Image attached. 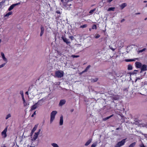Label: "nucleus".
Returning a JSON list of instances; mask_svg holds the SVG:
<instances>
[{
  "label": "nucleus",
  "mask_w": 147,
  "mask_h": 147,
  "mask_svg": "<svg viewBox=\"0 0 147 147\" xmlns=\"http://www.w3.org/2000/svg\"><path fill=\"white\" fill-rule=\"evenodd\" d=\"M64 72L61 70H58L55 72V76L58 78H61L63 77L64 75Z\"/></svg>",
  "instance_id": "2"
},
{
  "label": "nucleus",
  "mask_w": 147,
  "mask_h": 147,
  "mask_svg": "<svg viewBox=\"0 0 147 147\" xmlns=\"http://www.w3.org/2000/svg\"><path fill=\"white\" fill-rule=\"evenodd\" d=\"M20 4V3H18L11 5L8 9V10L10 11L12 10L16 6Z\"/></svg>",
  "instance_id": "8"
},
{
  "label": "nucleus",
  "mask_w": 147,
  "mask_h": 147,
  "mask_svg": "<svg viewBox=\"0 0 147 147\" xmlns=\"http://www.w3.org/2000/svg\"><path fill=\"white\" fill-rule=\"evenodd\" d=\"M136 67L138 68H139L141 67L142 66V64L138 62H136L135 63Z\"/></svg>",
  "instance_id": "14"
},
{
  "label": "nucleus",
  "mask_w": 147,
  "mask_h": 147,
  "mask_svg": "<svg viewBox=\"0 0 147 147\" xmlns=\"http://www.w3.org/2000/svg\"><path fill=\"white\" fill-rule=\"evenodd\" d=\"M20 93L22 96V98H24L23 92H20Z\"/></svg>",
  "instance_id": "39"
},
{
  "label": "nucleus",
  "mask_w": 147,
  "mask_h": 147,
  "mask_svg": "<svg viewBox=\"0 0 147 147\" xmlns=\"http://www.w3.org/2000/svg\"><path fill=\"white\" fill-rule=\"evenodd\" d=\"M66 102V101L65 100L62 99L60 100L59 105V106H61L64 105Z\"/></svg>",
  "instance_id": "10"
},
{
  "label": "nucleus",
  "mask_w": 147,
  "mask_h": 147,
  "mask_svg": "<svg viewBox=\"0 0 147 147\" xmlns=\"http://www.w3.org/2000/svg\"><path fill=\"white\" fill-rule=\"evenodd\" d=\"M52 147H59L58 145L55 143H53L51 144Z\"/></svg>",
  "instance_id": "20"
},
{
  "label": "nucleus",
  "mask_w": 147,
  "mask_h": 147,
  "mask_svg": "<svg viewBox=\"0 0 147 147\" xmlns=\"http://www.w3.org/2000/svg\"><path fill=\"white\" fill-rule=\"evenodd\" d=\"M113 116V115H111V116H109L108 117H106V118H104L103 119V120H104V121H106V120H107L109 119L112 116Z\"/></svg>",
  "instance_id": "29"
},
{
  "label": "nucleus",
  "mask_w": 147,
  "mask_h": 147,
  "mask_svg": "<svg viewBox=\"0 0 147 147\" xmlns=\"http://www.w3.org/2000/svg\"><path fill=\"white\" fill-rule=\"evenodd\" d=\"M124 21H125V20L123 19L122 20H121V22H123Z\"/></svg>",
  "instance_id": "43"
},
{
  "label": "nucleus",
  "mask_w": 147,
  "mask_h": 147,
  "mask_svg": "<svg viewBox=\"0 0 147 147\" xmlns=\"http://www.w3.org/2000/svg\"><path fill=\"white\" fill-rule=\"evenodd\" d=\"M136 144L135 142H134L131 144L129 146V147H134Z\"/></svg>",
  "instance_id": "30"
},
{
  "label": "nucleus",
  "mask_w": 147,
  "mask_h": 147,
  "mask_svg": "<svg viewBox=\"0 0 147 147\" xmlns=\"http://www.w3.org/2000/svg\"><path fill=\"white\" fill-rule=\"evenodd\" d=\"M92 141V139H90L89 140L87 141L86 142L85 144V146H88V145Z\"/></svg>",
  "instance_id": "17"
},
{
  "label": "nucleus",
  "mask_w": 147,
  "mask_h": 147,
  "mask_svg": "<svg viewBox=\"0 0 147 147\" xmlns=\"http://www.w3.org/2000/svg\"><path fill=\"white\" fill-rule=\"evenodd\" d=\"M42 101L41 100H39L37 102L35 103L34 105L31 107L30 111H32L36 109L38 107V105L40 104V102Z\"/></svg>",
  "instance_id": "5"
},
{
  "label": "nucleus",
  "mask_w": 147,
  "mask_h": 147,
  "mask_svg": "<svg viewBox=\"0 0 147 147\" xmlns=\"http://www.w3.org/2000/svg\"><path fill=\"white\" fill-rule=\"evenodd\" d=\"M1 55L3 60L5 62V63L6 64L7 62V59L5 57L4 54L3 53H1Z\"/></svg>",
  "instance_id": "11"
},
{
  "label": "nucleus",
  "mask_w": 147,
  "mask_h": 147,
  "mask_svg": "<svg viewBox=\"0 0 147 147\" xmlns=\"http://www.w3.org/2000/svg\"><path fill=\"white\" fill-rule=\"evenodd\" d=\"M7 127H6L4 129L2 132L1 135L2 137L5 138L7 137Z\"/></svg>",
  "instance_id": "7"
},
{
  "label": "nucleus",
  "mask_w": 147,
  "mask_h": 147,
  "mask_svg": "<svg viewBox=\"0 0 147 147\" xmlns=\"http://www.w3.org/2000/svg\"><path fill=\"white\" fill-rule=\"evenodd\" d=\"M1 40L0 39V43H1Z\"/></svg>",
  "instance_id": "45"
},
{
  "label": "nucleus",
  "mask_w": 147,
  "mask_h": 147,
  "mask_svg": "<svg viewBox=\"0 0 147 147\" xmlns=\"http://www.w3.org/2000/svg\"><path fill=\"white\" fill-rule=\"evenodd\" d=\"M95 10V9H94L92 10H91L90 12L89 13H92Z\"/></svg>",
  "instance_id": "34"
},
{
  "label": "nucleus",
  "mask_w": 147,
  "mask_h": 147,
  "mask_svg": "<svg viewBox=\"0 0 147 147\" xmlns=\"http://www.w3.org/2000/svg\"><path fill=\"white\" fill-rule=\"evenodd\" d=\"M138 71V70H134V71Z\"/></svg>",
  "instance_id": "47"
},
{
  "label": "nucleus",
  "mask_w": 147,
  "mask_h": 147,
  "mask_svg": "<svg viewBox=\"0 0 147 147\" xmlns=\"http://www.w3.org/2000/svg\"><path fill=\"white\" fill-rule=\"evenodd\" d=\"M57 13H60V12L59 11H57Z\"/></svg>",
  "instance_id": "44"
},
{
  "label": "nucleus",
  "mask_w": 147,
  "mask_h": 147,
  "mask_svg": "<svg viewBox=\"0 0 147 147\" xmlns=\"http://www.w3.org/2000/svg\"><path fill=\"white\" fill-rule=\"evenodd\" d=\"M146 7H147V4H146Z\"/></svg>",
  "instance_id": "51"
},
{
  "label": "nucleus",
  "mask_w": 147,
  "mask_h": 147,
  "mask_svg": "<svg viewBox=\"0 0 147 147\" xmlns=\"http://www.w3.org/2000/svg\"><path fill=\"white\" fill-rule=\"evenodd\" d=\"M63 116H61L59 120V125H63Z\"/></svg>",
  "instance_id": "13"
},
{
  "label": "nucleus",
  "mask_w": 147,
  "mask_h": 147,
  "mask_svg": "<svg viewBox=\"0 0 147 147\" xmlns=\"http://www.w3.org/2000/svg\"><path fill=\"white\" fill-rule=\"evenodd\" d=\"M6 63H4L1 65H0V68H1L2 67H4Z\"/></svg>",
  "instance_id": "35"
},
{
  "label": "nucleus",
  "mask_w": 147,
  "mask_h": 147,
  "mask_svg": "<svg viewBox=\"0 0 147 147\" xmlns=\"http://www.w3.org/2000/svg\"><path fill=\"white\" fill-rule=\"evenodd\" d=\"M62 38L63 41L65 42L67 44H68L70 43V41H69L68 39H67L64 36H62Z\"/></svg>",
  "instance_id": "9"
},
{
  "label": "nucleus",
  "mask_w": 147,
  "mask_h": 147,
  "mask_svg": "<svg viewBox=\"0 0 147 147\" xmlns=\"http://www.w3.org/2000/svg\"><path fill=\"white\" fill-rule=\"evenodd\" d=\"M147 66L146 65H143L141 67V71L140 72L141 73L143 71H145L146 70Z\"/></svg>",
  "instance_id": "15"
},
{
  "label": "nucleus",
  "mask_w": 147,
  "mask_h": 147,
  "mask_svg": "<svg viewBox=\"0 0 147 147\" xmlns=\"http://www.w3.org/2000/svg\"><path fill=\"white\" fill-rule=\"evenodd\" d=\"M69 38L71 39V40H73L74 39V37L72 36H70Z\"/></svg>",
  "instance_id": "38"
},
{
  "label": "nucleus",
  "mask_w": 147,
  "mask_h": 147,
  "mask_svg": "<svg viewBox=\"0 0 147 147\" xmlns=\"http://www.w3.org/2000/svg\"><path fill=\"white\" fill-rule=\"evenodd\" d=\"M62 2H63V0H61Z\"/></svg>",
  "instance_id": "49"
},
{
  "label": "nucleus",
  "mask_w": 147,
  "mask_h": 147,
  "mask_svg": "<svg viewBox=\"0 0 147 147\" xmlns=\"http://www.w3.org/2000/svg\"><path fill=\"white\" fill-rule=\"evenodd\" d=\"M137 59V58H135L132 59H128L126 60V61H135Z\"/></svg>",
  "instance_id": "25"
},
{
  "label": "nucleus",
  "mask_w": 147,
  "mask_h": 147,
  "mask_svg": "<svg viewBox=\"0 0 147 147\" xmlns=\"http://www.w3.org/2000/svg\"><path fill=\"white\" fill-rule=\"evenodd\" d=\"M146 2H147V1H144V3H146Z\"/></svg>",
  "instance_id": "46"
},
{
  "label": "nucleus",
  "mask_w": 147,
  "mask_h": 147,
  "mask_svg": "<svg viewBox=\"0 0 147 147\" xmlns=\"http://www.w3.org/2000/svg\"><path fill=\"white\" fill-rule=\"evenodd\" d=\"M1 3H0V6L1 5Z\"/></svg>",
  "instance_id": "50"
},
{
  "label": "nucleus",
  "mask_w": 147,
  "mask_h": 147,
  "mask_svg": "<svg viewBox=\"0 0 147 147\" xmlns=\"http://www.w3.org/2000/svg\"><path fill=\"white\" fill-rule=\"evenodd\" d=\"M36 114V111H35L34 112L33 114L32 115V117H34V115Z\"/></svg>",
  "instance_id": "40"
},
{
  "label": "nucleus",
  "mask_w": 147,
  "mask_h": 147,
  "mask_svg": "<svg viewBox=\"0 0 147 147\" xmlns=\"http://www.w3.org/2000/svg\"><path fill=\"white\" fill-rule=\"evenodd\" d=\"M38 127V125H36L34 126V127L32 129V132L31 134H32L36 130Z\"/></svg>",
  "instance_id": "21"
},
{
  "label": "nucleus",
  "mask_w": 147,
  "mask_h": 147,
  "mask_svg": "<svg viewBox=\"0 0 147 147\" xmlns=\"http://www.w3.org/2000/svg\"><path fill=\"white\" fill-rule=\"evenodd\" d=\"M113 0H107V2L110 3Z\"/></svg>",
  "instance_id": "42"
},
{
  "label": "nucleus",
  "mask_w": 147,
  "mask_h": 147,
  "mask_svg": "<svg viewBox=\"0 0 147 147\" xmlns=\"http://www.w3.org/2000/svg\"><path fill=\"white\" fill-rule=\"evenodd\" d=\"M12 13V12L11 11L9 12H8V13H7L5 15H4V17H7V18H8V17L11 15Z\"/></svg>",
  "instance_id": "19"
},
{
  "label": "nucleus",
  "mask_w": 147,
  "mask_h": 147,
  "mask_svg": "<svg viewBox=\"0 0 147 147\" xmlns=\"http://www.w3.org/2000/svg\"><path fill=\"white\" fill-rule=\"evenodd\" d=\"M134 32L135 33L136 35H138L140 34V30L139 29H136L134 30Z\"/></svg>",
  "instance_id": "16"
},
{
  "label": "nucleus",
  "mask_w": 147,
  "mask_h": 147,
  "mask_svg": "<svg viewBox=\"0 0 147 147\" xmlns=\"http://www.w3.org/2000/svg\"><path fill=\"white\" fill-rule=\"evenodd\" d=\"M40 131L41 129H38V132L35 133L33 136L32 138V142H33L34 141H35L38 138Z\"/></svg>",
  "instance_id": "3"
},
{
  "label": "nucleus",
  "mask_w": 147,
  "mask_h": 147,
  "mask_svg": "<svg viewBox=\"0 0 147 147\" xmlns=\"http://www.w3.org/2000/svg\"><path fill=\"white\" fill-rule=\"evenodd\" d=\"M27 93H28V92H26V94H27Z\"/></svg>",
  "instance_id": "52"
},
{
  "label": "nucleus",
  "mask_w": 147,
  "mask_h": 147,
  "mask_svg": "<svg viewBox=\"0 0 147 147\" xmlns=\"http://www.w3.org/2000/svg\"><path fill=\"white\" fill-rule=\"evenodd\" d=\"M144 50H145L144 49H143V50H142L141 51H144Z\"/></svg>",
  "instance_id": "48"
},
{
  "label": "nucleus",
  "mask_w": 147,
  "mask_h": 147,
  "mask_svg": "<svg viewBox=\"0 0 147 147\" xmlns=\"http://www.w3.org/2000/svg\"><path fill=\"white\" fill-rule=\"evenodd\" d=\"M79 55H72L71 57L73 58H77L79 57Z\"/></svg>",
  "instance_id": "32"
},
{
  "label": "nucleus",
  "mask_w": 147,
  "mask_h": 147,
  "mask_svg": "<svg viewBox=\"0 0 147 147\" xmlns=\"http://www.w3.org/2000/svg\"><path fill=\"white\" fill-rule=\"evenodd\" d=\"M32 93L34 96H35L37 95H39L41 93V92L40 90H38L36 88H34L31 92Z\"/></svg>",
  "instance_id": "4"
},
{
  "label": "nucleus",
  "mask_w": 147,
  "mask_h": 147,
  "mask_svg": "<svg viewBox=\"0 0 147 147\" xmlns=\"http://www.w3.org/2000/svg\"><path fill=\"white\" fill-rule=\"evenodd\" d=\"M127 5V4L126 3H123L119 5V7L121 9H123Z\"/></svg>",
  "instance_id": "12"
},
{
  "label": "nucleus",
  "mask_w": 147,
  "mask_h": 147,
  "mask_svg": "<svg viewBox=\"0 0 147 147\" xmlns=\"http://www.w3.org/2000/svg\"><path fill=\"white\" fill-rule=\"evenodd\" d=\"M126 139H123L121 141L118 142L115 146V147H120L123 145L125 142Z\"/></svg>",
  "instance_id": "6"
},
{
  "label": "nucleus",
  "mask_w": 147,
  "mask_h": 147,
  "mask_svg": "<svg viewBox=\"0 0 147 147\" xmlns=\"http://www.w3.org/2000/svg\"><path fill=\"white\" fill-rule=\"evenodd\" d=\"M71 5V4H69V5H67L66 6V7L67 8V9H69L70 8H71V7H70L69 6Z\"/></svg>",
  "instance_id": "31"
},
{
  "label": "nucleus",
  "mask_w": 147,
  "mask_h": 147,
  "mask_svg": "<svg viewBox=\"0 0 147 147\" xmlns=\"http://www.w3.org/2000/svg\"><path fill=\"white\" fill-rule=\"evenodd\" d=\"M57 113V112L56 111H53L50 113V123H52L55 118L56 115Z\"/></svg>",
  "instance_id": "1"
},
{
  "label": "nucleus",
  "mask_w": 147,
  "mask_h": 147,
  "mask_svg": "<svg viewBox=\"0 0 147 147\" xmlns=\"http://www.w3.org/2000/svg\"><path fill=\"white\" fill-rule=\"evenodd\" d=\"M115 7H109L107 9L108 11H115Z\"/></svg>",
  "instance_id": "22"
},
{
  "label": "nucleus",
  "mask_w": 147,
  "mask_h": 147,
  "mask_svg": "<svg viewBox=\"0 0 147 147\" xmlns=\"http://www.w3.org/2000/svg\"><path fill=\"white\" fill-rule=\"evenodd\" d=\"M140 146L141 147H146L144 145V144H141L140 145Z\"/></svg>",
  "instance_id": "41"
},
{
  "label": "nucleus",
  "mask_w": 147,
  "mask_h": 147,
  "mask_svg": "<svg viewBox=\"0 0 147 147\" xmlns=\"http://www.w3.org/2000/svg\"><path fill=\"white\" fill-rule=\"evenodd\" d=\"M92 29H96V25H94L92 26Z\"/></svg>",
  "instance_id": "33"
},
{
  "label": "nucleus",
  "mask_w": 147,
  "mask_h": 147,
  "mask_svg": "<svg viewBox=\"0 0 147 147\" xmlns=\"http://www.w3.org/2000/svg\"><path fill=\"white\" fill-rule=\"evenodd\" d=\"M97 142H95L93 143L91 145V147H95L97 145Z\"/></svg>",
  "instance_id": "24"
},
{
  "label": "nucleus",
  "mask_w": 147,
  "mask_h": 147,
  "mask_svg": "<svg viewBox=\"0 0 147 147\" xmlns=\"http://www.w3.org/2000/svg\"><path fill=\"white\" fill-rule=\"evenodd\" d=\"M11 115L10 113H9L7 114L5 117V119H8L9 118L11 117Z\"/></svg>",
  "instance_id": "27"
},
{
  "label": "nucleus",
  "mask_w": 147,
  "mask_h": 147,
  "mask_svg": "<svg viewBox=\"0 0 147 147\" xmlns=\"http://www.w3.org/2000/svg\"><path fill=\"white\" fill-rule=\"evenodd\" d=\"M127 69L129 70H131L132 69V66L130 65H128Z\"/></svg>",
  "instance_id": "28"
},
{
  "label": "nucleus",
  "mask_w": 147,
  "mask_h": 147,
  "mask_svg": "<svg viewBox=\"0 0 147 147\" xmlns=\"http://www.w3.org/2000/svg\"><path fill=\"white\" fill-rule=\"evenodd\" d=\"M34 96L32 92H30L29 94L28 95V97L30 99H32L34 97Z\"/></svg>",
  "instance_id": "18"
},
{
  "label": "nucleus",
  "mask_w": 147,
  "mask_h": 147,
  "mask_svg": "<svg viewBox=\"0 0 147 147\" xmlns=\"http://www.w3.org/2000/svg\"><path fill=\"white\" fill-rule=\"evenodd\" d=\"M22 100L23 102V104L24 105V106H26L27 105V103H26V100H25L24 98H22Z\"/></svg>",
  "instance_id": "26"
},
{
  "label": "nucleus",
  "mask_w": 147,
  "mask_h": 147,
  "mask_svg": "<svg viewBox=\"0 0 147 147\" xmlns=\"http://www.w3.org/2000/svg\"><path fill=\"white\" fill-rule=\"evenodd\" d=\"M87 26V25L85 24L81 26L80 27L82 28H85V27H86Z\"/></svg>",
  "instance_id": "36"
},
{
  "label": "nucleus",
  "mask_w": 147,
  "mask_h": 147,
  "mask_svg": "<svg viewBox=\"0 0 147 147\" xmlns=\"http://www.w3.org/2000/svg\"><path fill=\"white\" fill-rule=\"evenodd\" d=\"M100 35L98 34H97L95 36V38H99V37H100Z\"/></svg>",
  "instance_id": "37"
},
{
  "label": "nucleus",
  "mask_w": 147,
  "mask_h": 147,
  "mask_svg": "<svg viewBox=\"0 0 147 147\" xmlns=\"http://www.w3.org/2000/svg\"><path fill=\"white\" fill-rule=\"evenodd\" d=\"M44 28L43 27H41V32L40 33V36H42L44 33Z\"/></svg>",
  "instance_id": "23"
}]
</instances>
